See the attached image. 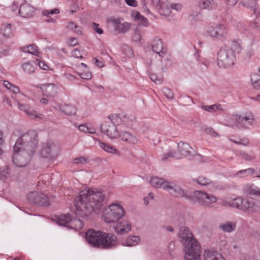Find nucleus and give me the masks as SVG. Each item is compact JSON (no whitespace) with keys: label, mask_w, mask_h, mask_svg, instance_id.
<instances>
[{"label":"nucleus","mask_w":260,"mask_h":260,"mask_svg":"<svg viewBox=\"0 0 260 260\" xmlns=\"http://www.w3.org/2000/svg\"><path fill=\"white\" fill-rule=\"evenodd\" d=\"M4 141L3 139V133L0 131V155L3 153Z\"/></svg>","instance_id":"69168bd1"},{"label":"nucleus","mask_w":260,"mask_h":260,"mask_svg":"<svg viewBox=\"0 0 260 260\" xmlns=\"http://www.w3.org/2000/svg\"><path fill=\"white\" fill-rule=\"evenodd\" d=\"M17 105L19 109L22 111H24L31 119H35L39 117L37 112L34 111L32 108L29 106L21 104L19 102H17Z\"/></svg>","instance_id":"b1692460"},{"label":"nucleus","mask_w":260,"mask_h":260,"mask_svg":"<svg viewBox=\"0 0 260 260\" xmlns=\"http://www.w3.org/2000/svg\"><path fill=\"white\" fill-rule=\"evenodd\" d=\"M21 50L24 52H27L35 56H40V52L38 47L35 44L22 47Z\"/></svg>","instance_id":"7c9ffc66"},{"label":"nucleus","mask_w":260,"mask_h":260,"mask_svg":"<svg viewBox=\"0 0 260 260\" xmlns=\"http://www.w3.org/2000/svg\"><path fill=\"white\" fill-rule=\"evenodd\" d=\"M23 71L28 74H31L35 72V67L29 61L26 62L22 64Z\"/></svg>","instance_id":"4c0bfd02"},{"label":"nucleus","mask_w":260,"mask_h":260,"mask_svg":"<svg viewBox=\"0 0 260 260\" xmlns=\"http://www.w3.org/2000/svg\"><path fill=\"white\" fill-rule=\"evenodd\" d=\"M132 39L135 42H139L141 41V36L139 31H136L133 36Z\"/></svg>","instance_id":"bf43d9fd"},{"label":"nucleus","mask_w":260,"mask_h":260,"mask_svg":"<svg viewBox=\"0 0 260 260\" xmlns=\"http://www.w3.org/2000/svg\"><path fill=\"white\" fill-rule=\"evenodd\" d=\"M34 13V8L28 4L21 5L19 9V13L21 16H32Z\"/></svg>","instance_id":"4be33fe9"},{"label":"nucleus","mask_w":260,"mask_h":260,"mask_svg":"<svg viewBox=\"0 0 260 260\" xmlns=\"http://www.w3.org/2000/svg\"><path fill=\"white\" fill-rule=\"evenodd\" d=\"M86 161V158L81 156L74 159L73 162L75 164H84Z\"/></svg>","instance_id":"864d4df0"},{"label":"nucleus","mask_w":260,"mask_h":260,"mask_svg":"<svg viewBox=\"0 0 260 260\" xmlns=\"http://www.w3.org/2000/svg\"><path fill=\"white\" fill-rule=\"evenodd\" d=\"M105 193L95 188H88L80 192L75 199V210L78 215L84 217L91 215L103 205Z\"/></svg>","instance_id":"f257e3e1"},{"label":"nucleus","mask_w":260,"mask_h":260,"mask_svg":"<svg viewBox=\"0 0 260 260\" xmlns=\"http://www.w3.org/2000/svg\"><path fill=\"white\" fill-rule=\"evenodd\" d=\"M85 239L89 244L98 248L108 249L117 244V238L115 236L93 229H89L86 232Z\"/></svg>","instance_id":"20e7f679"},{"label":"nucleus","mask_w":260,"mask_h":260,"mask_svg":"<svg viewBox=\"0 0 260 260\" xmlns=\"http://www.w3.org/2000/svg\"><path fill=\"white\" fill-rule=\"evenodd\" d=\"M126 4L129 6L137 7L138 6V2L136 0H125Z\"/></svg>","instance_id":"338daca9"},{"label":"nucleus","mask_w":260,"mask_h":260,"mask_svg":"<svg viewBox=\"0 0 260 260\" xmlns=\"http://www.w3.org/2000/svg\"><path fill=\"white\" fill-rule=\"evenodd\" d=\"M150 184L154 187L160 188L162 187L165 189H167V186L169 182L166 181L164 179L157 177H152L150 181Z\"/></svg>","instance_id":"393cba45"},{"label":"nucleus","mask_w":260,"mask_h":260,"mask_svg":"<svg viewBox=\"0 0 260 260\" xmlns=\"http://www.w3.org/2000/svg\"><path fill=\"white\" fill-rule=\"evenodd\" d=\"M134 23L139 26H147L149 24L146 17H134Z\"/></svg>","instance_id":"ea45409f"},{"label":"nucleus","mask_w":260,"mask_h":260,"mask_svg":"<svg viewBox=\"0 0 260 260\" xmlns=\"http://www.w3.org/2000/svg\"><path fill=\"white\" fill-rule=\"evenodd\" d=\"M179 237L184 246L185 260H201V246L194 238L192 233L186 227L181 228Z\"/></svg>","instance_id":"7ed1b4c3"},{"label":"nucleus","mask_w":260,"mask_h":260,"mask_svg":"<svg viewBox=\"0 0 260 260\" xmlns=\"http://www.w3.org/2000/svg\"><path fill=\"white\" fill-rule=\"evenodd\" d=\"M251 80L253 87L256 89H260V77L254 74L252 76Z\"/></svg>","instance_id":"79ce46f5"},{"label":"nucleus","mask_w":260,"mask_h":260,"mask_svg":"<svg viewBox=\"0 0 260 260\" xmlns=\"http://www.w3.org/2000/svg\"><path fill=\"white\" fill-rule=\"evenodd\" d=\"M125 49L127 51L126 55L128 57H132L133 54L132 49L128 46H126Z\"/></svg>","instance_id":"774afa93"},{"label":"nucleus","mask_w":260,"mask_h":260,"mask_svg":"<svg viewBox=\"0 0 260 260\" xmlns=\"http://www.w3.org/2000/svg\"><path fill=\"white\" fill-rule=\"evenodd\" d=\"M56 109L61 111L68 115H74L76 113V108L75 106L72 104H68L66 103L57 104L55 106Z\"/></svg>","instance_id":"f3484780"},{"label":"nucleus","mask_w":260,"mask_h":260,"mask_svg":"<svg viewBox=\"0 0 260 260\" xmlns=\"http://www.w3.org/2000/svg\"><path fill=\"white\" fill-rule=\"evenodd\" d=\"M201 108L202 109L209 112H215L218 111H224L225 109V106L217 104L209 106L203 105L202 106Z\"/></svg>","instance_id":"c85d7f7f"},{"label":"nucleus","mask_w":260,"mask_h":260,"mask_svg":"<svg viewBox=\"0 0 260 260\" xmlns=\"http://www.w3.org/2000/svg\"><path fill=\"white\" fill-rule=\"evenodd\" d=\"M191 147L186 143L180 142L178 143V152L174 151H170L169 152L164 154L161 159L165 160L168 158H174L176 159L181 158L182 157L189 155L190 154Z\"/></svg>","instance_id":"1a4fd4ad"},{"label":"nucleus","mask_w":260,"mask_h":260,"mask_svg":"<svg viewBox=\"0 0 260 260\" xmlns=\"http://www.w3.org/2000/svg\"><path fill=\"white\" fill-rule=\"evenodd\" d=\"M217 5V3L214 0H200L198 3V6L201 9L208 10L215 9Z\"/></svg>","instance_id":"a878e982"},{"label":"nucleus","mask_w":260,"mask_h":260,"mask_svg":"<svg viewBox=\"0 0 260 260\" xmlns=\"http://www.w3.org/2000/svg\"><path fill=\"white\" fill-rule=\"evenodd\" d=\"M235 56L231 48L220 49L218 53V64L220 67L229 68L234 64Z\"/></svg>","instance_id":"0eeeda50"},{"label":"nucleus","mask_w":260,"mask_h":260,"mask_svg":"<svg viewBox=\"0 0 260 260\" xmlns=\"http://www.w3.org/2000/svg\"><path fill=\"white\" fill-rule=\"evenodd\" d=\"M197 182L200 185H206L210 183V180L208 178L204 176H201L197 179Z\"/></svg>","instance_id":"de8ad7c7"},{"label":"nucleus","mask_w":260,"mask_h":260,"mask_svg":"<svg viewBox=\"0 0 260 260\" xmlns=\"http://www.w3.org/2000/svg\"><path fill=\"white\" fill-rule=\"evenodd\" d=\"M256 2L255 0H251L247 3V8L253 11V14L256 16L260 15V7H256Z\"/></svg>","instance_id":"72a5a7b5"},{"label":"nucleus","mask_w":260,"mask_h":260,"mask_svg":"<svg viewBox=\"0 0 260 260\" xmlns=\"http://www.w3.org/2000/svg\"><path fill=\"white\" fill-rule=\"evenodd\" d=\"M119 137L120 138L121 141L130 145H135L138 142L136 137L127 132H123L120 134H119Z\"/></svg>","instance_id":"5701e85b"},{"label":"nucleus","mask_w":260,"mask_h":260,"mask_svg":"<svg viewBox=\"0 0 260 260\" xmlns=\"http://www.w3.org/2000/svg\"><path fill=\"white\" fill-rule=\"evenodd\" d=\"M245 191L249 194H253L260 197V188L254 185L246 186Z\"/></svg>","instance_id":"e433bc0d"},{"label":"nucleus","mask_w":260,"mask_h":260,"mask_svg":"<svg viewBox=\"0 0 260 260\" xmlns=\"http://www.w3.org/2000/svg\"><path fill=\"white\" fill-rule=\"evenodd\" d=\"M169 7L170 8V14L171 13V10H174L177 12H179L182 10V5L181 4H171L170 5H169Z\"/></svg>","instance_id":"09e8293b"},{"label":"nucleus","mask_w":260,"mask_h":260,"mask_svg":"<svg viewBox=\"0 0 260 260\" xmlns=\"http://www.w3.org/2000/svg\"><path fill=\"white\" fill-rule=\"evenodd\" d=\"M38 144L37 133L35 131L31 130L23 134L16 141L14 146V153L12 156L13 162L15 165L18 167H23L28 164V158L23 159L22 160L18 161V150L19 149H25L26 151L30 152V154H33L35 152Z\"/></svg>","instance_id":"f03ea898"},{"label":"nucleus","mask_w":260,"mask_h":260,"mask_svg":"<svg viewBox=\"0 0 260 260\" xmlns=\"http://www.w3.org/2000/svg\"><path fill=\"white\" fill-rule=\"evenodd\" d=\"M219 227L223 231L230 233L235 230L236 224L234 222H228L221 224Z\"/></svg>","instance_id":"f704fd0d"},{"label":"nucleus","mask_w":260,"mask_h":260,"mask_svg":"<svg viewBox=\"0 0 260 260\" xmlns=\"http://www.w3.org/2000/svg\"><path fill=\"white\" fill-rule=\"evenodd\" d=\"M163 92L168 99H171L173 98V94L172 91L168 88L163 89Z\"/></svg>","instance_id":"13d9d810"},{"label":"nucleus","mask_w":260,"mask_h":260,"mask_svg":"<svg viewBox=\"0 0 260 260\" xmlns=\"http://www.w3.org/2000/svg\"><path fill=\"white\" fill-rule=\"evenodd\" d=\"M234 118L238 124L243 126L251 125L254 121V116L251 113H246L243 116L236 115Z\"/></svg>","instance_id":"2eb2a0df"},{"label":"nucleus","mask_w":260,"mask_h":260,"mask_svg":"<svg viewBox=\"0 0 260 260\" xmlns=\"http://www.w3.org/2000/svg\"><path fill=\"white\" fill-rule=\"evenodd\" d=\"M166 186V190L171 195L177 198H181L184 196L183 190L179 186L174 185L173 183L169 182L168 186Z\"/></svg>","instance_id":"412c9836"},{"label":"nucleus","mask_w":260,"mask_h":260,"mask_svg":"<svg viewBox=\"0 0 260 260\" xmlns=\"http://www.w3.org/2000/svg\"><path fill=\"white\" fill-rule=\"evenodd\" d=\"M208 33L211 38L221 41L226 39L228 34L226 27L223 24H218L210 28Z\"/></svg>","instance_id":"ddd939ff"},{"label":"nucleus","mask_w":260,"mask_h":260,"mask_svg":"<svg viewBox=\"0 0 260 260\" xmlns=\"http://www.w3.org/2000/svg\"><path fill=\"white\" fill-rule=\"evenodd\" d=\"M79 129L85 134H93L95 133L96 129L91 125L82 124L79 126Z\"/></svg>","instance_id":"473e14b6"},{"label":"nucleus","mask_w":260,"mask_h":260,"mask_svg":"<svg viewBox=\"0 0 260 260\" xmlns=\"http://www.w3.org/2000/svg\"><path fill=\"white\" fill-rule=\"evenodd\" d=\"M152 49L153 51L159 54L161 57H163V55L167 52V48L164 46L162 42L160 39L153 41L152 45Z\"/></svg>","instance_id":"6ab92c4d"},{"label":"nucleus","mask_w":260,"mask_h":260,"mask_svg":"<svg viewBox=\"0 0 260 260\" xmlns=\"http://www.w3.org/2000/svg\"><path fill=\"white\" fill-rule=\"evenodd\" d=\"M205 132L211 136L217 137L218 136L217 133L212 128L207 127L204 130Z\"/></svg>","instance_id":"4d7b16f0"},{"label":"nucleus","mask_w":260,"mask_h":260,"mask_svg":"<svg viewBox=\"0 0 260 260\" xmlns=\"http://www.w3.org/2000/svg\"><path fill=\"white\" fill-rule=\"evenodd\" d=\"M110 122H104L101 125V130L102 133L106 135L110 139H116L119 137L116 124H118L121 121L117 115L109 116Z\"/></svg>","instance_id":"423d86ee"},{"label":"nucleus","mask_w":260,"mask_h":260,"mask_svg":"<svg viewBox=\"0 0 260 260\" xmlns=\"http://www.w3.org/2000/svg\"><path fill=\"white\" fill-rule=\"evenodd\" d=\"M224 206H230L237 208L243 211H246L252 208L254 206V202L248 199H243L241 197L231 199L223 202Z\"/></svg>","instance_id":"9d476101"},{"label":"nucleus","mask_w":260,"mask_h":260,"mask_svg":"<svg viewBox=\"0 0 260 260\" xmlns=\"http://www.w3.org/2000/svg\"><path fill=\"white\" fill-rule=\"evenodd\" d=\"M79 9V7L77 5H73L70 7L69 15H73L76 13Z\"/></svg>","instance_id":"680f3d73"},{"label":"nucleus","mask_w":260,"mask_h":260,"mask_svg":"<svg viewBox=\"0 0 260 260\" xmlns=\"http://www.w3.org/2000/svg\"><path fill=\"white\" fill-rule=\"evenodd\" d=\"M204 260H225L223 255L217 251L206 250L203 253Z\"/></svg>","instance_id":"aec40b11"},{"label":"nucleus","mask_w":260,"mask_h":260,"mask_svg":"<svg viewBox=\"0 0 260 260\" xmlns=\"http://www.w3.org/2000/svg\"><path fill=\"white\" fill-rule=\"evenodd\" d=\"M150 78L152 81L155 83L159 84H161L163 81V79L161 77L158 78L157 75L154 74H152L150 75Z\"/></svg>","instance_id":"8fccbe9b"},{"label":"nucleus","mask_w":260,"mask_h":260,"mask_svg":"<svg viewBox=\"0 0 260 260\" xmlns=\"http://www.w3.org/2000/svg\"><path fill=\"white\" fill-rule=\"evenodd\" d=\"M60 151L59 146L51 141L43 143L40 149L41 156L45 158L56 157Z\"/></svg>","instance_id":"6e6552de"},{"label":"nucleus","mask_w":260,"mask_h":260,"mask_svg":"<svg viewBox=\"0 0 260 260\" xmlns=\"http://www.w3.org/2000/svg\"><path fill=\"white\" fill-rule=\"evenodd\" d=\"M237 175L241 177H245L248 175H251L254 176V170L252 168L239 171L237 173Z\"/></svg>","instance_id":"c03bdc74"},{"label":"nucleus","mask_w":260,"mask_h":260,"mask_svg":"<svg viewBox=\"0 0 260 260\" xmlns=\"http://www.w3.org/2000/svg\"><path fill=\"white\" fill-rule=\"evenodd\" d=\"M99 145L102 149L108 153L120 155V152L112 145L108 143L99 141Z\"/></svg>","instance_id":"c756f323"},{"label":"nucleus","mask_w":260,"mask_h":260,"mask_svg":"<svg viewBox=\"0 0 260 260\" xmlns=\"http://www.w3.org/2000/svg\"><path fill=\"white\" fill-rule=\"evenodd\" d=\"M153 199V194L152 193H149L147 197L144 198V201L145 205H148L150 201Z\"/></svg>","instance_id":"0e129e2a"},{"label":"nucleus","mask_w":260,"mask_h":260,"mask_svg":"<svg viewBox=\"0 0 260 260\" xmlns=\"http://www.w3.org/2000/svg\"><path fill=\"white\" fill-rule=\"evenodd\" d=\"M91 28L98 34H102L103 33V29L99 27V24L94 22L92 23L91 25Z\"/></svg>","instance_id":"3c124183"},{"label":"nucleus","mask_w":260,"mask_h":260,"mask_svg":"<svg viewBox=\"0 0 260 260\" xmlns=\"http://www.w3.org/2000/svg\"><path fill=\"white\" fill-rule=\"evenodd\" d=\"M67 27H68V28L69 29L74 31V32H75L77 34H78V35L81 34V30L80 29L79 26H78L75 23H74L73 22H70L68 24Z\"/></svg>","instance_id":"a18cd8bd"},{"label":"nucleus","mask_w":260,"mask_h":260,"mask_svg":"<svg viewBox=\"0 0 260 260\" xmlns=\"http://www.w3.org/2000/svg\"><path fill=\"white\" fill-rule=\"evenodd\" d=\"M83 225L84 223L82 220L75 218L74 219H71L69 227L75 230H79L83 228Z\"/></svg>","instance_id":"2f4dec72"},{"label":"nucleus","mask_w":260,"mask_h":260,"mask_svg":"<svg viewBox=\"0 0 260 260\" xmlns=\"http://www.w3.org/2000/svg\"><path fill=\"white\" fill-rule=\"evenodd\" d=\"M9 174L10 169L8 166H6L4 168H0V179L7 177Z\"/></svg>","instance_id":"49530a36"},{"label":"nucleus","mask_w":260,"mask_h":260,"mask_svg":"<svg viewBox=\"0 0 260 260\" xmlns=\"http://www.w3.org/2000/svg\"><path fill=\"white\" fill-rule=\"evenodd\" d=\"M59 13V10L58 9H54L51 11H49L48 10H44L43 11L42 14L44 16H48L49 14H57Z\"/></svg>","instance_id":"6e6d98bb"},{"label":"nucleus","mask_w":260,"mask_h":260,"mask_svg":"<svg viewBox=\"0 0 260 260\" xmlns=\"http://www.w3.org/2000/svg\"><path fill=\"white\" fill-rule=\"evenodd\" d=\"M114 27L119 32H124L128 30L131 26L129 23L124 22L121 23L120 22L114 20L112 22Z\"/></svg>","instance_id":"cd10ccee"},{"label":"nucleus","mask_w":260,"mask_h":260,"mask_svg":"<svg viewBox=\"0 0 260 260\" xmlns=\"http://www.w3.org/2000/svg\"><path fill=\"white\" fill-rule=\"evenodd\" d=\"M2 29L3 30V32H2V36L9 38L12 36V31L10 24L3 25Z\"/></svg>","instance_id":"58836bf2"},{"label":"nucleus","mask_w":260,"mask_h":260,"mask_svg":"<svg viewBox=\"0 0 260 260\" xmlns=\"http://www.w3.org/2000/svg\"><path fill=\"white\" fill-rule=\"evenodd\" d=\"M81 78L85 80H89L92 77V75L90 72L86 71L85 72L79 74Z\"/></svg>","instance_id":"5fc2aeb1"},{"label":"nucleus","mask_w":260,"mask_h":260,"mask_svg":"<svg viewBox=\"0 0 260 260\" xmlns=\"http://www.w3.org/2000/svg\"><path fill=\"white\" fill-rule=\"evenodd\" d=\"M37 61L38 65L39 67L43 70H50L49 66L44 61H41L38 59H36Z\"/></svg>","instance_id":"603ef678"},{"label":"nucleus","mask_w":260,"mask_h":260,"mask_svg":"<svg viewBox=\"0 0 260 260\" xmlns=\"http://www.w3.org/2000/svg\"><path fill=\"white\" fill-rule=\"evenodd\" d=\"M152 4L158 9L160 15L162 16H169L170 14V8L169 4L160 0H151Z\"/></svg>","instance_id":"dca6fc26"},{"label":"nucleus","mask_w":260,"mask_h":260,"mask_svg":"<svg viewBox=\"0 0 260 260\" xmlns=\"http://www.w3.org/2000/svg\"><path fill=\"white\" fill-rule=\"evenodd\" d=\"M78 44L76 38H71L69 39L68 44L69 46L73 47Z\"/></svg>","instance_id":"e2e57ef3"},{"label":"nucleus","mask_w":260,"mask_h":260,"mask_svg":"<svg viewBox=\"0 0 260 260\" xmlns=\"http://www.w3.org/2000/svg\"><path fill=\"white\" fill-rule=\"evenodd\" d=\"M115 230L119 234H124L131 230V223L128 220H122L117 223Z\"/></svg>","instance_id":"a211bd4d"},{"label":"nucleus","mask_w":260,"mask_h":260,"mask_svg":"<svg viewBox=\"0 0 260 260\" xmlns=\"http://www.w3.org/2000/svg\"><path fill=\"white\" fill-rule=\"evenodd\" d=\"M194 197L201 205L206 207H212L217 201V198L215 195L201 191H194Z\"/></svg>","instance_id":"9b49d317"},{"label":"nucleus","mask_w":260,"mask_h":260,"mask_svg":"<svg viewBox=\"0 0 260 260\" xmlns=\"http://www.w3.org/2000/svg\"><path fill=\"white\" fill-rule=\"evenodd\" d=\"M125 214L122 206L118 203H113L105 207L103 217L107 223L115 222L121 219Z\"/></svg>","instance_id":"39448f33"},{"label":"nucleus","mask_w":260,"mask_h":260,"mask_svg":"<svg viewBox=\"0 0 260 260\" xmlns=\"http://www.w3.org/2000/svg\"><path fill=\"white\" fill-rule=\"evenodd\" d=\"M43 94L47 97H54L59 91V87L57 84L54 83H45L37 86Z\"/></svg>","instance_id":"4468645a"},{"label":"nucleus","mask_w":260,"mask_h":260,"mask_svg":"<svg viewBox=\"0 0 260 260\" xmlns=\"http://www.w3.org/2000/svg\"><path fill=\"white\" fill-rule=\"evenodd\" d=\"M17 152L18 155H19V156H18L17 160L18 161H19L22 160L23 159L28 158V162L30 159V156L32 155L30 154V152L26 151L24 149H23V150H21V149H19Z\"/></svg>","instance_id":"c9c22d12"},{"label":"nucleus","mask_w":260,"mask_h":260,"mask_svg":"<svg viewBox=\"0 0 260 260\" xmlns=\"http://www.w3.org/2000/svg\"><path fill=\"white\" fill-rule=\"evenodd\" d=\"M4 85L8 89L10 90L12 92L14 93H18L20 91L18 87L15 85L7 81H4Z\"/></svg>","instance_id":"37998d69"},{"label":"nucleus","mask_w":260,"mask_h":260,"mask_svg":"<svg viewBox=\"0 0 260 260\" xmlns=\"http://www.w3.org/2000/svg\"><path fill=\"white\" fill-rule=\"evenodd\" d=\"M29 202L40 206H48L50 205L51 198L37 191H32L27 195Z\"/></svg>","instance_id":"f8f14e48"},{"label":"nucleus","mask_w":260,"mask_h":260,"mask_svg":"<svg viewBox=\"0 0 260 260\" xmlns=\"http://www.w3.org/2000/svg\"><path fill=\"white\" fill-rule=\"evenodd\" d=\"M139 241L140 238L138 236H129L127 238L126 243L127 246H132L137 245Z\"/></svg>","instance_id":"a19ab883"},{"label":"nucleus","mask_w":260,"mask_h":260,"mask_svg":"<svg viewBox=\"0 0 260 260\" xmlns=\"http://www.w3.org/2000/svg\"><path fill=\"white\" fill-rule=\"evenodd\" d=\"M72 56L77 58H82V56L80 51L77 49H75L72 52Z\"/></svg>","instance_id":"052dcab7"},{"label":"nucleus","mask_w":260,"mask_h":260,"mask_svg":"<svg viewBox=\"0 0 260 260\" xmlns=\"http://www.w3.org/2000/svg\"><path fill=\"white\" fill-rule=\"evenodd\" d=\"M71 219L69 214H61L55 217L56 221L58 224L68 226H70Z\"/></svg>","instance_id":"bb28decb"}]
</instances>
